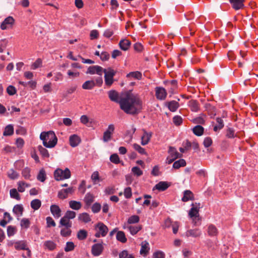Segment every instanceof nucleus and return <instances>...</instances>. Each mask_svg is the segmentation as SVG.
<instances>
[{
  "label": "nucleus",
  "instance_id": "f257e3e1",
  "mask_svg": "<svg viewBox=\"0 0 258 258\" xmlns=\"http://www.w3.org/2000/svg\"><path fill=\"white\" fill-rule=\"evenodd\" d=\"M120 108L127 114L136 115L143 109V101L139 95L127 93L120 97Z\"/></svg>",
  "mask_w": 258,
  "mask_h": 258
},
{
  "label": "nucleus",
  "instance_id": "f03ea898",
  "mask_svg": "<svg viewBox=\"0 0 258 258\" xmlns=\"http://www.w3.org/2000/svg\"><path fill=\"white\" fill-rule=\"evenodd\" d=\"M40 139L43 141V145L46 148H53L57 142V138L53 131L41 133Z\"/></svg>",
  "mask_w": 258,
  "mask_h": 258
},
{
  "label": "nucleus",
  "instance_id": "7ed1b4c3",
  "mask_svg": "<svg viewBox=\"0 0 258 258\" xmlns=\"http://www.w3.org/2000/svg\"><path fill=\"white\" fill-rule=\"evenodd\" d=\"M71 176V171L68 168H66L64 170L57 168L54 172V177L57 181L68 179L70 178Z\"/></svg>",
  "mask_w": 258,
  "mask_h": 258
},
{
  "label": "nucleus",
  "instance_id": "20e7f679",
  "mask_svg": "<svg viewBox=\"0 0 258 258\" xmlns=\"http://www.w3.org/2000/svg\"><path fill=\"white\" fill-rule=\"evenodd\" d=\"M95 229L97 231L95 234V236L97 238H99L100 236L105 237L108 231V227L101 222L95 225Z\"/></svg>",
  "mask_w": 258,
  "mask_h": 258
},
{
  "label": "nucleus",
  "instance_id": "39448f33",
  "mask_svg": "<svg viewBox=\"0 0 258 258\" xmlns=\"http://www.w3.org/2000/svg\"><path fill=\"white\" fill-rule=\"evenodd\" d=\"M105 75V83L107 86H111L113 83V77L116 74V72L111 68L108 69H103Z\"/></svg>",
  "mask_w": 258,
  "mask_h": 258
},
{
  "label": "nucleus",
  "instance_id": "423d86ee",
  "mask_svg": "<svg viewBox=\"0 0 258 258\" xmlns=\"http://www.w3.org/2000/svg\"><path fill=\"white\" fill-rule=\"evenodd\" d=\"M191 208L189 210L188 213V216L189 218H192L194 217H198L199 214L200 209L201 208V204L200 203H192L191 204Z\"/></svg>",
  "mask_w": 258,
  "mask_h": 258
},
{
  "label": "nucleus",
  "instance_id": "0eeeda50",
  "mask_svg": "<svg viewBox=\"0 0 258 258\" xmlns=\"http://www.w3.org/2000/svg\"><path fill=\"white\" fill-rule=\"evenodd\" d=\"M74 187H70L66 189H62L58 191L57 197L61 200H64L68 198L69 194H73L74 192Z\"/></svg>",
  "mask_w": 258,
  "mask_h": 258
},
{
  "label": "nucleus",
  "instance_id": "6e6552de",
  "mask_svg": "<svg viewBox=\"0 0 258 258\" xmlns=\"http://www.w3.org/2000/svg\"><path fill=\"white\" fill-rule=\"evenodd\" d=\"M167 92L165 89L161 87H156L155 88V96L157 99L163 100L167 96Z\"/></svg>",
  "mask_w": 258,
  "mask_h": 258
},
{
  "label": "nucleus",
  "instance_id": "1a4fd4ad",
  "mask_svg": "<svg viewBox=\"0 0 258 258\" xmlns=\"http://www.w3.org/2000/svg\"><path fill=\"white\" fill-rule=\"evenodd\" d=\"M104 249V247L101 243H96L92 245L91 253L95 256L100 255Z\"/></svg>",
  "mask_w": 258,
  "mask_h": 258
},
{
  "label": "nucleus",
  "instance_id": "9d476101",
  "mask_svg": "<svg viewBox=\"0 0 258 258\" xmlns=\"http://www.w3.org/2000/svg\"><path fill=\"white\" fill-rule=\"evenodd\" d=\"M14 19L11 16H9L2 23L1 25V29L6 30L9 27H11L14 24Z\"/></svg>",
  "mask_w": 258,
  "mask_h": 258
},
{
  "label": "nucleus",
  "instance_id": "9b49d317",
  "mask_svg": "<svg viewBox=\"0 0 258 258\" xmlns=\"http://www.w3.org/2000/svg\"><path fill=\"white\" fill-rule=\"evenodd\" d=\"M143 135L141 137V144L143 146L147 145L152 136V132H147L145 129H142Z\"/></svg>",
  "mask_w": 258,
  "mask_h": 258
},
{
  "label": "nucleus",
  "instance_id": "f8f14e48",
  "mask_svg": "<svg viewBox=\"0 0 258 258\" xmlns=\"http://www.w3.org/2000/svg\"><path fill=\"white\" fill-rule=\"evenodd\" d=\"M232 8L237 11L242 9L244 7L245 0H229Z\"/></svg>",
  "mask_w": 258,
  "mask_h": 258
},
{
  "label": "nucleus",
  "instance_id": "ddd939ff",
  "mask_svg": "<svg viewBox=\"0 0 258 258\" xmlns=\"http://www.w3.org/2000/svg\"><path fill=\"white\" fill-rule=\"evenodd\" d=\"M103 73V68L99 66H90L86 72L87 74H97L98 75L101 76Z\"/></svg>",
  "mask_w": 258,
  "mask_h": 258
},
{
  "label": "nucleus",
  "instance_id": "4468645a",
  "mask_svg": "<svg viewBox=\"0 0 258 258\" xmlns=\"http://www.w3.org/2000/svg\"><path fill=\"white\" fill-rule=\"evenodd\" d=\"M81 142V139L77 135H72L69 138L70 145L72 147L78 146Z\"/></svg>",
  "mask_w": 258,
  "mask_h": 258
},
{
  "label": "nucleus",
  "instance_id": "2eb2a0df",
  "mask_svg": "<svg viewBox=\"0 0 258 258\" xmlns=\"http://www.w3.org/2000/svg\"><path fill=\"white\" fill-rule=\"evenodd\" d=\"M195 200V196L190 190H185L183 192V197L181 201L183 202H187L189 201Z\"/></svg>",
  "mask_w": 258,
  "mask_h": 258
},
{
  "label": "nucleus",
  "instance_id": "dca6fc26",
  "mask_svg": "<svg viewBox=\"0 0 258 258\" xmlns=\"http://www.w3.org/2000/svg\"><path fill=\"white\" fill-rule=\"evenodd\" d=\"M95 200V196L93 194L88 192L85 196L84 201L85 204V208H89Z\"/></svg>",
  "mask_w": 258,
  "mask_h": 258
},
{
  "label": "nucleus",
  "instance_id": "f3484780",
  "mask_svg": "<svg viewBox=\"0 0 258 258\" xmlns=\"http://www.w3.org/2000/svg\"><path fill=\"white\" fill-rule=\"evenodd\" d=\"M108 94L109 98L111 101L118 103L120 104V98H119V94L117 92L112 90L108 91Z\"/></svg>",
  "mask_w": 258,
  "mask_h": 258
},
{
  "label": "nucleus",
  "instance_id": "a211bd4d",
  "mask_svg": "<svg viewBox=\"0 0 258 258\" xmlns=\"http://www.w3.org/2000/svg\"><path fill=\"white\" fill-rule=\"evenodd\" d=\"M204 107L206 110L207 111L208 114L211 118L214 117L216 115V108L214 106L212 105L210 103H207L205 104Z\"/></svg>",
  "mask_w": 258,
  "mask_h": 258
},
{
  "label": "nucleus",
  "instance_id": "6ab92c4d",
  "mask_svg": "<svg viewBox=\"0 0 258 258\" xmlns=\"http://www.w3.org/2000/svg\"><path fill=\"white\" fill-rule=\"evenodd\" d=\"M15 248L16 250H28L29 255L31 252L29 248L27 247L26 242L25 241H18L15 242Z\"/></svg>",
  "mask_w": 258,
  "mask_h": 258
},
{
  "label": "nucleus",
  "instance_id": "aec40b11",
  "mask_svg": "<svg viewBox=\"0 0 258 258\" xmlns=\"http://www.w3.org/2000/svg\"><path fill=\"white\" fill-rule=\"evenodd\" d=\"M50 212L53 216L58 218L61 216V211L58 206L56 205H52L50 208Z\"/></svg>",
  "mask_w": 258,
  "mask_h": 258
},
{
  "label": "nucleus",
  "instance_id": "412c9836",
  "mask_svg": "<svg viewBox=\"0 0 258 258\" xmlns=\"http://www.w3.org/2000/svg\"><path fill=\"white\" fill-rule=\"evenodd\" d=\"M166 106L171 112H175L179 107V104L175 100L170 101L166 103Z\"/></svg>",
  "mask_w": 258,
  "mask_h": 258
},
{
  "label": "nucleus",
  "instance_id": "4be33fe9",
  "mask_svg": "<svg viewBox=\"0 0 258 258\" xmlns=\"http://www.w3.org/2000/svg\"><path fill=\"white\" fill-rule=\"evenodd\" d=\"M131 42L126 39L121 40L119 43V46L120 49L124 51L127 50L130 47Z\"/></svg>",
  "mask_w": 258,
  "mask_h": 258
},
{
  "label": "nucleus",
  "instance_id": "5701e85b",
  "mask_svg": "<svg viewBox=\"0 0 258 258\" xmlns=\"http://www.w3.org/2000/svg\"><path fill=\"white\" fill-rule=\"evenodd\" d=\"M70 58L73 59V60H77L79 62H76V63H73L72 64H78L79 62H82V63H94V61H92V60L91 59H85L83 57H82L81 56H78L77 58H75L72 55V54L71 53L70 54Z\"/></svg>",
  "mask_w": 258,
  "mask_h": 258
},
{
  "label": "nucleus",
  "instance_id": "b1692460",
  "mask_svg": "<svg viewBox=\"0 0 258 258\" xmlns=\"http://www.w3.org/2000/svg\"><path fill=\"white\" fill-rule=\"evenodd\" d=\"M70 58L73 59V60H77L79 62H76V63H73L72 64H78L79 62H82V63H94V61H92V60L91 59H85L83 57H82L81 56H78L77 58H75L72 55V54L71 53L70 54Z\"/></svg>",
  "mask_w": 258,
  "mask_h": 258
},
{
  "label": "nucleus",
  "instance_id": "393cba45",
  "mask_svg": "<svg viewBox=\"0 0 258 258\" xmlns=\"http://www.w3.org/2000/svg\"><path fill=\"white\" fill-rule=\"evenodd\" d=\"M202 233L199 229H189L186 232L187 237H200Z\"/></svg>",
  "mask_w": 258,
  "mask_h": 258
},
{
  "label": "nucleus",
  "instance_id": "a878e982",
  "mask_svg": "<svg viewBox=\"0 0 258 258\" xmlns=\"http://www.w3.org/2000/svg\"><path fill=\"white\" fill-rule=\"evenodd\" d=\"M188 106L192 112H198L200 110V104L196 100H191L188 102Z\"/></svg>",
  "mask_w": 258,
  "mask_h": 258
},
{
  "label": "nucleus",
  "instance_id": "bb28decb",
  "mask_svg": "<svg viewBox=\"0 0 258 258\" xmlns=\"http://www.w3.org/2000/svg\"><path fill=\"white\" fill-rule=\"evenodd\" d=\"M170 185L166 181H160L156 184L154 188L158 189L159 191H164L167 189Z\"/></svg>",
  "mask_w": 258,
  "mask_h": 258
},
{
  "label": "nucleus",
  "instance_id": "cd10ccee",
  "mask_svg": "<svg viewBox=\"0 0 258 258\" xmlns=\"http://www.w3.org/2000/svg\"><path fill=\"white\" fill-rule=\"evenodd\" d=\"M168 153L170 154V156L175 160L182 156V154L178 153L174 147H169Z\"/></svg>",
  "mask_w": 258,
  "mask_h": 258
},
{
  "label": "nucleus",
  "instance_id": "c85d7f7f",
  "mask_svg": "<svg viewBox=\"0 0 258 258\" xmlns=\"http://www.w3.org/2000/svg\"><path fill=\"white\" fill-rule=\"evenodd\" d=\"M206 115L202 113L200 116L192 119L193 123L199 124H204L206 121Z\"/></svg>",
  "mask_w": 258,
  "mask_h": 258
},
{
  "label": "nucleus",
  "instance_id": "c756f323",
  "mask_svg": "<svg viewBox=\"0 0 258 258\" xmlns=\"http://www.w3.org/2000/svg\"><path fill=\"white\" fill-rule=\"evenodd\" d=\"M208 233L210 236H215L218 235V231L214 225L210 224L208 228Z\"/></svg>",
  "mask_w": 258,
  "mask_h": 258
},
{
  "label": "nucleus",
  "instance_id": "7c9ffc66",
  "mask_svg": "<svg viewBox=\"0 0 258 258\" xmlns=\"http://www.w3.org/2000/svg\"><path fill=\"white\" fill-rule=\"evenodd\" d=\"M216 122L217 124L214 126L213 130L215 132H217L223 128L224 123L223 119L221 117H217L216 118Z\"/></svg>",
  "mask_w": 258,
  "mask_h": 258
},
{
  "label": "nucleus",
  "instance_id": "2f4dec72",
  "mask_svg": "<svg viewBox=\"0 0 258 258\" xmlns=\"http://www.w3.org/2000/svg\"><path fill=\"white\" fill-rule=\"evenodd\" d=\"M69 206L73 210H79L82 207V204L80 202L72 200L69 202Z\"/></svg>",
  "mask_w": 258,
  "mask_h": 258
},
{
  "label": "nucleus",
  "instance_id": "473e14b6",
  "mask_svg": "<svg viewBox=\"0 0 258 258\" xmlns=\"http://www.w3.org/2000/svg\"><path fill=\"white\" fill-rule=\"evenodd\" d=\"M80 221H81L85 223H88L91 221L90 215L87 213H83L80 214L78 217Z\"/></svg>",
  "mask_w": 258,
  "mask_h": 258
},
{
  "label": "nucleus",
  "instance_id": "72a5a7b5",
  "mask_svg": "<svg viewBox=\"0 0 258 258\" xmlns=\"http://www.w3.org/2000/svg\"><path fill=\"white\" fill-rule=\"evenodd\" d=\"M192 132L195 135L201 136L204 134V128L200 125H197L192 128Z\"/></svg>",
  "mask_w": 258,
  "mask_h": 258
},
{
  "label": "nucleus",
  "instance_id": "f704fd0d",
  "mask_svg": "<svg viewBox=\"0 0 258 258\" xmlns=\"http://www.w3.org/2000/svg\"><path fill=\"white\" fill-rule=\"evenodd\" d=\"M24 211V208L22 205H15L13 209V212L17 216H22Z\"/></svg>",
  "mask_w": 258,
  "mask_h": 258
},
{
  "label": "nucleus",
  "instance_id": "c9c22d12",
  "mask_svg": "<svg viewBox=\"0 0 258 258\" xmlns=\"http://www.w3.org/2000/svg\"><path fill=\"white\" fill-rule=\"evenodd\" d=\"M30 172L31 169L29 167H26L22 170V175L25 179L31 180Z\"/></svg>",
  "mask_w": 258,
  "mask_h": 258
},
{
  "label": "nucleus",
  "instance_id": "e433bc0d",
  "mask_svg": "<svg viewBox=\"0 0 258 258\" xmlns=\"http://www.w3.org/2000/svg\"><path fill=\"white\" fill-rule=\"evenodd\" d=\"M142 228V226L141 225L130 226L127 227V229L132 235H136Z\"/></svg>",
  "mask_w": 258,
  "mask_h": 258
},
{
  "label": "nucleus",
  "instance_id": "4c0bfd02",
  "mask_svg": "<svg viewBox=\"0 0 258 258\" xmlns=\"http://www.w3.org/2000/svg\"><path fill=\"white\" fill-rule=\"evenodd\" d=\"M186 161L184 159H180L174 162L173 164V168L174 169H179L181 167H184L186 166Z\"/></svg>",
  "mask_w": 258,
  "mask_h": 258
},
{
  "label": "nucleus",
  "instance_id": "58836bf2",
  "mask_svg": "<svg viewBox=\"0 0 258 258\" xmlns=\"http://www.w3.org/2000/svg\"><path fill=\"white\" fill-rule=\"evenodd\" d=\"M95 86L94 81H87L82 85V88L85 90H91Z\"/></svg>",
  "mask_w": 258,
  "mask_h": 258
},
{
  "label": "nucleus",
  "instance_id": "ea45409f",
  "mask_svg": "<svg viewBox=\"0 0 258 258\" xmlns=\"http://www.w3.org/2000/svg\"><path fill=\"white\" fill-rule=\"evenodd\" d=\"M14 134V127L12 124L7 125L3 133L4 136H10Z\"/></svg>",
  "mask_w": 258,
  "mask_h": 258
},
{
  "label": "nucleus",
  "instance_id": "a19ab883",
  "mask_svg": "<svg viewBox=\"0 0 258 258\" xmlns=\"http://www.w3.org/2000/svg\"><path fill=\"white\" fill-rule=\"evenodd\" d=\"M150 248L149 247V243L145 241L142 243L141 245V248L140 250V253L141 254H147L149 251Z\"/></svg>",
  "mask_w": 258,
  "mask_h": 258
},
{
  "label": "nucleus",
  "instance_id": "79ce46f5",
  "mask_svg": "<svg viewBox=\"0 0 258 258\" xmlns=\"http://www.w3.org/2000/svg\"><path fill=\"white\" fill-rule=\"evenodd\" d=\"M142 76V73L139 71L130 72L126 75L127 78H135L138 80H141Z\"/></svg>",
  "mask_w": 258,
  "mask_h": 258
},
{
  "label": "nucleus",
  "instance_id": "37998d69",
  "mask_svg": "<svg viewBox=\"0 0 258 258\" xmlns=\"http://www.w3.org/2000/svg\"><path fill=\"white\" fill-rule=\"evenodd\" d=\"M116 239L122 242V243H125L127 241V239L125 237V234L124 232L121 231H119L116 233Z\"/></svg>",
  "mask_w": 258,
  "mask_h": 258
},
{
  "label": "nucleus",
  "instance_id": "c03bdc74",
  "mask_svg": "<svg viewBox=\"0 0 258 258\" xmlns=\"http://www.w3.org/2000/svg\"><path fill=\"white\" fill-rule=\"evenodd\" d=\"M30 204L31 208L33 210H37L40 208L41 206V201L39 199H35L31 202Z\"/></svg>",
  "mask_w": 258,
  "mask_h": 258
},
{
  "label": "nucleus",
  "instance_id": "a18cd8bd",
  "mask_svg": "<svg viewBox=\"0 0 258 258\" xmlns=\"http://www.w3.org/2000/svg\"><path fill=\"white\" fill-rule=\"evenodd\" d=\"M88 236L87 231L84 229L80 230L77 233V238L80 240H85Z\"/></svg>",
  "mask_w": 258,
  "mask_h": 258
},
{
  "label": "nucleus",
  "instance_id": "49530a36",
  "mask_svg": "<svg viewBox=\"0 0 258 258\" xmlns=\"http://www.w3.org/2000/svg\"><path fill=\"white\" fill-rule=\"evenodd\" d=\"M38 151L40 152V155L43 158H49V154L48 150L42 146H39L38 147Z\"/></svg>",
  "mask_w": 258,
  "mask_h": 258
},
{
  "label": "nucleus",
  "instance_id": "de8ad7c7",
  "mask_svg": "<svg viewBox=\"0 0 258 258\" xmlns=\"http://www.w3.org/2000/svg\"><path fill=\"white\" fill-rule=\"evenodd\" d=\"M37 178L39 181L42 182L46 180V175L44 169H41L40 170L37 175Z\"/></svg>",
  "mask_w": 258,
  "mask_h": 258
},
{
  "label": "nucleus",
  "instance_id": "09e8293b",
  "mask_svg": "<svg viewBox=\"0 0 258 258\" xmlns=\"http://www.w3.org/2000/svg\"><path fill=\"white\" fill-rule=\"evenodd\" d=\"M59 223L61 226L68 228L72 227V222L70 220L65 218V217L64 216L60 219Z\"/></svg>",
  "mask_w": 258,
  "mask_h": 258
},
{
  "label": "nucleus",
  "instance_id": "8fccbe9b",
  "mask_svg": "<svg viewBox=\"0 0 258 258\" xmlns=\"http://www.w3.org/2000/svg\"><path fill=\"white\" fill-rule=\"evenodd\" d=\"M30 225V221L28 219L23 218L20 222V226L23 229H28Z\"/></svg>",
  "mask_w": 258,
  "mask_h": 258
},
{
  "label": "nucleus",
  "instance_id": "3c124183",
  "mask_svg": "<svg viewBox=\"0 0 258 258\" xmlns=\"http://www.w3.org/2000/svg\"><path fill=\"white\" fill-rule=\"evenodd\" d=\"M226 137L229 139L234 138L236 137L234 129L232 127H228L226 132Z\"/></svg>",
  "mask_w": 258,
  "mask_h": 258
},
{
  "label": "nucleus",
  "instance_id": "603ef678",
  "mask_svg": "<svg viewBox=\"0 0 258 258\" xmlns=\"http://www.w3.org/2000/svg\"><path fill=\"white\" fill-rule=\"evenodd\" d=\"M71 227H66L62 228L60 230V234L63 237L70 236L72 233V230L70 229Z\"/></svg>",
  "mask_w": 258,
  "mask_h": 258
},
{
  "label": "nucleus",
  "instance_id": "864d4df0",
  "mask_svg": "<svg viewBox=\"0 0 258 258\" xmlns=\"http://www.w3.org/2000/svg\"><path fill=\"white\" fill-rule=\"evenodd\" d=\"M10 194L12 198L16 199L17 200H20L21 199L20 195L16 188L11 189L10 191Z\"/></svg>",
  "mask_w": 258,
  "mask_h": 258
},
{
  "label": "nucleus",
  "instance_id": "5fc2aeb1",
  "mask_svg": "<svg viewBox=\"0 0 258 258\" xmlns=\"http://www.w3.org/2000/svg\"><path fill=\"white\" fill-rule=\"evenodd\" d=\"M44 245L50 250H53L56 247V244L50 240L45 241L44 243Z\"/></svg>",
  "mask_w": 258,
  "mask_h": 258
},
{
  "label": "nucleus",
  "instance_id": "6e6d98bb",
  "mask_svg": "<svg viewBox=\"0 0 258 258\" xmlns=\"http://www.w3.org/2000/svg\"><path fill=\"white\" fill-rule=\"evenodd\" d=\"M17 232V228L15 226H9L7 227V235L9 237L13 236Z\"/></svg>",
  "mask_w": 258,
  "mask_h": 258
},
{
  "label": "nucleus",
  "instance_id": "4d7b16f0",
  "mask_svg": "<svg viewBox=\"0 0 258 258\" xmlns=\"http://www.w3.org/2000/svg\"><path fill=\"white\" fill-rule=\"evenodd\" d=\"M8 176L11 179H15L18 178L19 173L14 169H11L8 172Z\"/></svg>",
  "mask_w": 258,
  "mask_h": 258
},
{
  "label": "nucleus",
  "instance_id": "13d9d810",
  "mask_svg": "<svg viewBox=\"0 0 258 258\" xmlns=\"http://www.w3.org/2000/svg\"><path fill=\"white\" fill-rule=\"evenodd\" d=\"M134 149L142 155H146L147 153L144 148L141 147L138 144L135 143L133 145Z\"/></svg>",
  "mask_w": 258,
  "mask_h": 258
},
{
  "label": "nucleus",
  "instance_id": "bf43d9fd",
  "mask_svg": "<svg viewBox=\"0 0 258 258\" xmlns=\"http://www.w3.org/2000/svg\"><path fill=\"white\" fill-rule=\"evenodd\" d=\"M140 221V217L138 215H133L130 217L127 220L128 224L137 223Z\"/></svg>",
  "mask_w": 258,
  "mask_h": 258
},
{
  "label": "nucleus",
  "instance_id": "052dcab7",
  "mask_svg": "<svg viewBox=\"0 0 258 258\" xmlns=\"http://www.w3.org/2000/svg\"><path fill=\"white\" fill-rule=\"evenodd\" d=\"M101 209V204L99 203H95L91 207V210L93 213H99Z\"/></svg>",
  "mask_w": 258,
  "mask_h": 258
},
{
  "label": "nucleus",
  "instance_id": "680f3d73",
  "mask_svg": "<svg viewBox=\"0 0 258 258\" xmlns=\"http://www.w3.org/2000/svg\"><path fill=\"white\" fill-rule=\"evenodd\" d=\"M190 218L191 219L194 226H197L201 224L202 217L200 216V214H199L198 217L195 216Z\"/></svg>",
  "mask_w": 258,
  "mask_h": 258
},
{
  "label": "nucleus",
  "instance_id": "e2e57ef3",
  "mask_svg": "<svg viewBox=\"0 0 258 258\" xmlns=\"http://www.w3.org/2000/svg\"><path fill=\"white\" fill-rule=\"evenodd\" d=\"M76 213L74 211L68 210L65 213L64 217L69 220L73 219L75 218Z\"/></svg>",
  "mask_w": 258,
  "mask_h": 258
},
{
  "label": "nucleus",
  "instance_id": "0e129e2a",
  "mask_svg": "<svg viewBox=\"0 0 258 258\" xmlns=\"http://www.w3.org/2000/svg\"><path fill=\"white\" fill-rule=\"evenodd\" d=\"M132 172L135 175L137 176H140L143 174V171L138 166L133 167L132 168Z\"/></svg>",
  "mask_w": 258,
  "mask_h": 258
},
{
  "label": "nucleus",
  "instance_id": "69168bd1",
  "mask_svg": "<svg viewBox=\"0 0 258 258\" xmlns=\"http://www.w3.org/2000/svg\"><path fill=\"white\" fill-rule=\"evenodd\" d=\"M7 92L9 95L12 96L17 93V90L14 86L10 85L7 88Z\"/></svg>",
  "mask_w": 258,
  "mask_h": 258
},
{
  "label": "nucleus",
  "instance_id": "338daca9",
  "mask_svg": "<svg viewBox=\"0 0 258 258\" xmlns=\"http://www.w3.org/2000/svg\"><path fill=\"white\" fill-rule=\"evenodd\" d=\"M173 122L176 125H180L182 123V118L179 115H175L173 117Z\"/></svg>",
  "mask_w": 258,
  "mask_h": 258
},
{
  "label": "nucleus",
  "instance_id": "774afa93",
  "mask_svg": "<svg viewBox=\"0 0 258 258\" xmlns=\"http://www.w3.org/2000/svg\"><path fill=\"white\" fill-rule=\"evenodd\" d=\"M165 253L161 250H157V251L154 252L153 254V258H165Z\"/></svg>",
  "mask_w": 258,
  "mask_h": 258
}]
</instances>
